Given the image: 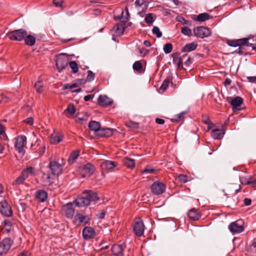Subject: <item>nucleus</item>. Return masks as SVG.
Segmentation results:
<instances>
[{
    "label": "nucleus",
    "mask_w": 256,
    "mask_h": 256,
    "mask_svg": "<svg viewBox=\"0 0 256 256\" xmlns=\"http://www.w3.org/2000/svg\"><path fill=\"white\" fill-rule=\"evenodd\" d=\"M64 164H60L58 162L49 158L48 168L50 174L53 176H59L62 173Z\"/></svg>",
    "instance_id": "1"
},
{
    "label": "nucleus",
    "mask_w": 256,
    "mask_h": 256,
    "mask_svg": "<svg viewBox=\"0 0 256 256\" xmlns=\"http://www.w3.org/2000/svg\"><path fill=\"white\" fill-rule=\"evenodd\" d=\"M27 34V32L25 30L20 28L8 32L6 36L12 40L22 41Z\"/></svg>",
    "instance_id": "2"
},
{
    "label": "nucleus",
    "mask_w": 256,
    "mask_h": 256,
    "mask_svg": "<svg viewBox=\"0 0 256 256\" xmlns=\"http://www.w3.org/2000/svg\"><path fill=\"white\" fill-rule=\"evenodd\" d=\"M79 170L82 178L89 177L94 172L95 168L92 164L87 163L80 168Z\"/></svg>",
    "instance_id": "3"
},
{
    "label": "nucleus",
    "mask_w": 256,
    "mask_h": 256,
    "mask_svg": "<svg viewBox=\"0 0 256 256\" xmlns=\"http://www.w3.org/2000/svg\"><path fill=\"white\" fill-rule=\"evenodd\" d=\"M194 33L196 36L203 38L210 36L212 32L210 28L201 26L194 28Z\"/></svg>",
    "instance_id": "4"
},
{
    "label": "nucleus",
    "mask_w": 256,
    "mask_h": 256,
    "mask_svg": "<svg viewBox=\"0 0 256 256\" xmlns=\"http://www.w3.org/2000/svg\"><path fill=\"white\" fill-rule=\"evenodd\" d=\"M13 244V241L9 238H4L0 242V255L6 254L10 250Z\"/></svg>",
    "instance_id": "5"
},
{
    "label": "nucleus",
    "mask_w": 256,
    "mask_h": 256,
    "mask_svg": "<svg viewBox=\"0 0 256 256\" xmlns=\"http://www.w3.org/2000/svg\"><path fill=\"white\" fill-rule=\"evenodd\" d=\"M0 212L6 217H10L12 215V208L6 200H3L0 202Z\"/></svg>",
    "instance_id": "6"
},
{
    "label": "nucleus",
    "mask_w": 256,
    "mask_h": 256,
    "mask_svg": "<svg viewBox=\"0 0 256 256\" xmlns=\"http://www.w3.org/2000/svg\"><path fill=\"white\" fill-rule=\"evenodd\" d=\"M133 229L134 234L138 236H142L144 232V226L142 220L140 218H136L135 220L133 226Z\"/></svg>",
    "instance_id": "7"
},
{
    "label": "nucleus",
    "mask_w": 256,
    "mask_h": 256,
    "mask_svg": "<svg viewBox=\"0 0 256 256\" xmlns=\"http://www.w3.org/2000/svg\"><path fill=\"white\" fill-rule=\"evenodd\" d=\"M68 64L67 56L64 54H62L58 56L56 60V66L59 71L66 68Z\"/></svg>",
    "instance_id": "8"
},
{
    "label": "nucleus",
    "mask_w": 256,
    "mask_h": 256,
    "mask_svg": "<svg viewBox=\"0 0 256 256\" xmlns=\"http://www.w3.org/2000/svg\"><path fill=\"white\" fill-rule=\"evenodd\" d=\"M151 190L152 193L155 194H160L165 191L166 186L162 182L156 181L152 185Z\"/></svg>",
    "instance_id": "9"
},
{
    "label": "nucleus",
    "mask_w": 256,
    "mask_h": 256,
    "mask_svg": "<svg viewBox=\"0 0 256 256\" xmlns=\"http://www.w3.org/2000/svg\"><path fill=\"white\" fill-rule=\"evenodd\" d=\"M228 229L232 233L236 234L242 232L244 228L242 222L238 220L230 223L228 226Z\"/></svg>",
    "instance_id": "10"
},
{
    "label": "nucleus",
    "mask_w": 256,
    "mask_h": 256,
    "mask_svg": "<svg viewBox=\"0 0 256 256\" xmlns=\"http://www.w3.org/2000/svg\"><path fill=\"white\" fill-rule=\"evenodd\" d=\"M62 210L67 218L72 219L73 218L74 214L73 203L69 202L64 205L62 208Z\"/></svg>",
    "instance_id": "11"
},
{
    "label": "nucleus",
    "mask_w": 256,
    "mask_h": 256,
    "mask_svg": "<svg viewBox=\"0 0 256 256\" xmlns=\"http://www.w3.org/2000/svg\"><path fill=\"white\" fill-rule=\"evenodd\" d=\"M26 138L24 136H18L16 139L14 147L18 152H22L24 150V146L26 144Z\"/></svg>",
    "instance_id": "12"
},
{
    "label": "nucleus",
    "mask_w": 256,
    "mask_h": 256,
    "mask_svg": "<svg viewBox=\"0 0 256 256\" xmlns=\"http://www.w3.org/2000/svg\"><path fill=\"white\" fill-rule=\"evenodd\" d=\"M82 194L90 200V202H96L99 200L97 193L92 190H84L82 192Z\"/></svg>",
    "instance_id": "13"
},
{
    "label": "nucleus",
    "mask_w": 256,
    "mask_h": 256,
    "mask_svg": "<svg viewBox=\"0 0 256 256\" xmlns=\"http://www.w3.org/2000/svg\"><path fill=\"white\" fill-rule=\"evenodd\" d=\"M74 203L78 207L87 206L90 204V200H88L84 195L83 196H78L74 201Z\"/></svg>",
    "instance_id": "14"
},
{
    "label": "nucleus",
    "mask_w": 256,
    "mask_h": 256,
    "mask_svg": "<svg viewBox=\"0 0 256 256\" xmlns=\"http://www.w3.org/2000/svg\"><path fill=\"white\" fill-rule=\"evenodd\" d=\"M125 246L122 244H114L111 248L112 254L114 256H124L123 252Z\"/></svg>",
    "instance_id": "15"
},
{
    "label": "nucleus",
    "mask_w": 256,
    "mask_h": 256,
    "mask_svg": "<svg viewBox=\"0 0 256 256\" xmlns=\"http://www.w3.org/2000/svg\"><path fill=\"white\" fill-rule=\"evenodd\" d=\"M98 104L102 106L106 107L113 103L112 100L106 96H100L98 99Z\"/></svg>",
    "instance_id": "16"
},
{
    "label": "nucleus",
    "mask_w": 256,
    "mask_h": 256,
    "mask_svg": "<svg viewBox=\"0 0 256 256\" xmlns=\"http://www.w3.org/2000/svg\"><path fill=\"white\" fill-rule=\"evenodd\" d=\"M82 236L84 239L93 238L95 236V231L90 226H86L82 230Z\"/></svg>",
    "instance_id": "17"
},
{
    "label": "nucleus",
    "mask_w": 256,
    "mask_h": 256,
    "mask_svg": "<svg viewBox=\"0 0 256 256\" xmlns=\"http://www.w3.org/2000/svg\"><path fill=\"white\" fill-rule=\"evenodd\" d=\"M188 216L191 220H198L201 217V214L198 211V210L193 208L190 210L187 213Z\"/></svg>",
    "instance_id": "18"
},
{
    "label": "nucleus",
    "mask_w": 256,
    "mask_h": 256,
    "mask_svg": "<svg viewBox=\"0 0 256 256\" xmlns=\"http://www.w3.org/2000/svg\"><path fill=\"white\" fill-rule=\"evenodd\" d=\"M126 29L124 24H118L114 26L112 31L114 32V34L118 36L122 35Z\"/></svg>",
    "instance_id": "19"
},
{
    "label": "nucleus",
    "mask_w": 256,
    "mask_h": 256,
    "mask_svg": "<svg viewBox=\"0 0 256 256\" xmlns=\"http://www.w3.org/2000/svg\"><path fill=\"white\" fill-rule=\"evenodd\" d=\"M113 130H114L110 128H100L96 136L100 137H110L113 134Z\"/></svg>",
    "instance_id": "20"
},
{
    "label": "nucleus",
    "mask_w": 256,
    "mask_h": 256,
    "mask_svg": "<svg viewBox=\"0 0 256 256\" xmlns=\"http://www.w3.org/2000/svg\"><path fill=\"white\" fill-rule=\"evenodd\" d=\"M117 165V163L114 162L110 160H106L102 162L100 166L102 170H112Z\"/></svg>",
    "instance_id": "21"
},
{
    "label": "nucleus",
    "mask_w": 256,
    "mask_h": 256,
    "mask_svg": "<svg viewBox=\"0 0 256 256\" xmlns=\"http://www.w3.org/2000/svg\"><path fill=\"white\" fill-rule=\"evenodd\" d=\"M48 196L47 192L43 190H38L36 192V198L40 202H45Z\"/></svg>",
    "instance_id": "22"
},
{
    "label": "nucleus",
    "mask_w": 256,
    "mask_h": 256,
    "mask_svg": "<svg viewBox=\"0 0 256 256\" xmlns=\"http://www.w3.org/2000/svg\"><path fill=\"white\" fill-rule=\"evenodd\" d=\"M210 134L214 139L220 140L223 138L224 132L222 129L216 128L212 130Z\"/></svg>",
    "instance_id": "23"
},
{
    "label": "nucleus",
    "mask_w": 256,
    "mask_h": 256,
    "mask_svg": "<svg viewBox=\"0 0 256 256\" xmlns=\"http://www.w3.org/2000/svg\"><path fill=\"white\" fill-rule=\"evenodd\" d=\"M178 52L174 53L172 54L173 58V62L176 64L178 68L180 70L183 68V62L182 57L180 56Z\"/></svg>",
    "instance_id": "24"
},
{
    "label": "nucleus",
    "mask_w": 256,
    "mask_h": 256,
    "mask_svg": "<svg viewBox=\"0 0 256 256\" xmlns=\"http://www.w3.org/2000/svg\"><path fill=\"white\" fill-rule=\"evenodd\" d=\"M230 103L234 109L239 110L238 108L243 103V99L240 96H236L232 100Z\"/></svg>",
    "instance_id": "25"
},
{
    "label": "nucleus",
    "mask_w": 256,
    "mask_h": 256,
    "mask_svg": "<svg viewBox=\"0 0 256 256\" xmlns=\"http://www.w3.org/2000/svg\"><path fill=\"white\" fill-rule=\"evenodd\" d=\"M88 128L91 130L94 131L96 135L100 128V124L94 120L90 121L88 124Z\"/></svg>",
    "instance_id": "26"
},
{
    "label": "nucleus",
    "mask_w": 256,
    "mask_h": 256,
    "mask_svg": "<svg viewBox=\"0 0 256 256\" xmlns=\"http://www.w3.org/2000/svg\"><path fill=\"white\" fill-rule=\"evenodd\" d=\"M198 44L196 42H192L186 44L182 48V52H190L194 50L197 48Z\"/></svg>",
    "instance_id": "27"
},
{
    "label": "nucleus",
    "mask_w": 256,
    "mask_h": 256,
    "mask_svg": "<svg viewBox=\"0 0 256 256\" xmlns=\"http://www.w3.org/2000/svg\"><path fill=\"white\" fill-rule=\"evenodd\" d=\"M240 181L242 184L244 185H250L256 184V180L248 176L240 178Z\"/></svg>",
    "instance_id": "28"
},
{
    "label": "nucleus",
    "mask_w": 256,
    "mask_h": 256,
    "mask_svg": "<svg viewBox=\"0 0 256 256\" xmlns=\"http://www.w3.org/2000/svg\"><path fill=\"white\" fill-rule=\"evenodd\" d=\"M194 16L196 18H194V20L200 22H204L206 20H208L210 18V14L206 12L200 14L198 16Z\"/></svg>",
    "instance_id": "29"
},
{
    "label": "nucleus",
    "mask_w": 256,
    "mask_h": 256,
    "mask_svg": "<svg viewBox=\"0 0 256 256\" xmlns=\"http://www.w3.org/2000/svg\"><path fill=\"white\" fill-rule=\"evenodd\" d=\"M64 138V136L59 134L58 135H54L52 134L51 135L50 142L52 144H55L62 142Z\"/></svg>",
    "instance_id": "30"
},
{
    "label": "nucleus",
    "mask_w": 256,
    "mask_h": 256,
    "mask_svg": "<svg viewBox=\"0 0 256 256\" xmlns=\"http://www.w3.org/2000/svg\"><path fill=\"white\" fill-rule=\"evenodd\" d=\"M24 42L28 46H32L35 44L36 38L34 36L28 34L24 38Z\"/></svg>",
    "instance_id": "31"
},
{
    "label": "nucleus",
    "mask_w": 256,
    "mask_h": 256,
    "mask_svg": "<svg viewBox=\"0 0 256 256\" xmlns=\"http://www.w3.org/2000/svg\"><path fill=\"white\" fill-rule=\"evenodd\" d=\"M124 164L127 168H133L135 166V161L134 159L126 158L123 160Z\"/></svg>",
    "instance_id": "32"
},
{
    "label": "nucleus",
    "mask_w": 256,
    "mask_h": 256,
    "mask_svg": "<svg viewBox=\"0 0 256 256\" xmlns=\"http://www.w3.org/2000/svg\"><path fill=\"white\" fill-rule=\"evenodd\" d=\"M34 173V168L32 166L24 169L22 172L21 176L26 180L28 178L30 174Z\"/></svg>",
    "instance_id": "33"
},
{
    "label": "nucleus",
    "mask_w": 256,
    "mask_h": 256,
    "mask_svg": "<svg viewBox=\"0 0 256 256\" xmlns=\"http://www.w3.org/2000/svg\"><path fill=\"white\" fill-rule=\"evenodd\" d=\"M75 220H78L80 223L84 222L87 224L89 220L88 216H84L80 214H77L75 216Z\"/></svg>",
    "instance_id": "34"
},
{
    "label": "nucleus",
    "mask_w": 256,
    "mask_h": 256,
    "mask_svg": "<svg viewBox=\"0 0 256 256\" xmlns=\"http://www.w3.org/2000/svg\"><path fill=\"white\" fill-rule=\"evenodd\" d=\"M50 174V172L48 173H44L42 176L44 182L48 184H50L52 183V177Z\"/></svg>",
    "instance_id": "35"
},
{
    "label": "nucleus",
    "mask_w": 256,
    "mask_h": 256,
    "mask_svg": "<svg viewBox=\"0 0 256 256\" xmlns=\"http://www.w3.org/2000/svg\"><path fill=\"white\" fill-rule=\"evenodd\" d=\"M80 154V150H76L72 151L70 154V156L68 158V161L69 162H73L78 157V156Z\"/></svg>",
    "instance_id": "36"
},
{
    "label": "nucleus",
    "mask_w": 256,
    "mask_h": 256,
    "mask_svg": "<svg viewBox=\"0 0 256 256\" xmlns=\"http://www.w3.org/2000/svg\"><path fill=\"white\" fill-rule=\"evenodd\" d=\"M248 38H243L241 39L237 40L238 43V46H252V44H248Z\"/></svg>",
    "instance_id": "37"
},
{
    "label": "nucleus",
    "mask_w": 256,
    "mask_h": 256,
    "mask_svg": "<svg viewBox=\"0 0 256 256\" xmlns=\"http://www.w3.org/2000/svg\"><path fill=\"white\" fill-rule=\"evenodd\" d=\"M126 126L128 128H138L139 124L138 122H134L132 120H128L126 122Z\"/></svg>",
    "instance_id": "38"
},
{
    "label": "nucleus",
    "mask_w": 256,
    "mask_h": 256,
    "mask_svg": "<svg viewBox=\"0 0 256 256\" xmlns=\"http://www.w3.org/2000/svg\"><path fill=\"white\" fill-rule=\"evenodd\" d=\"M34 88L36 92L41 94L43 92V85L40 80H38L34 84Z\"/></svg>",
    "instance_id": "39"
},
{
    "label": "nucleus",
    "mask_w": 256,
    "mask_h": 256,
    "mask_svg": "<svg viewBox=\"0 0 256 256\" xmlns=\"http://www.w3.org/2000/svg\"><path fill=\"white\" fill-rule=\"evenodd\" d=\"M181 32L183 34L188 36H190L192 34V30L187 26L182 27L181 28Z\"/></svg>",
    "instance_id": "40"
},
{
    "label": "nucleus",
    "mask_w": 256,
    "mask_h": 256,
    "mask_svg": "<svg viewBox=\"0 0 256 256\" xmlns=\"http://www.w3.org/2000/svg\"><path fill=\"white\" fill-rule=\"evenodd\" d=\"M69 66L73 73H76L78 70V66L75 61H71L69 62Z\"/></svg>",
    "instance_id": "41"
},
{
    "label": "nucleus",
    "mask_w": 256,
    "mask_h": 256,
    "mask_svg": "<svg viewBox=\"0 0 256 256\" xmlns=\"http://www.w3.org/2000/svg\"><path fill=\"white\" fill-rule=\"evenodd\" d=\"M186 114V112H182L179 114L176 115L174 118L172 119V122H178L184 119V116Z\"/></svg>",
    "instance_id": "42"
},
{
    "label": "nucleus",
    "mask_w": 256,
    "mask_h": 256,
    "mask_svg": "<svg viewBox=\"0 0 256 256\" xmlns=\"http://www.w3.org/2000/svg\"><path fill=\"white\" fill-rule=\"evenodd\" d=\"M176 18H177V20L178 22L182 23V24L183 25H188L189 26H192V22L191 21L186 20L182 17H181V16L177 17Z\"/></svg>",
    "instance_id": "43"
},
{
    "label": "nucleus",
    "mask_w": 256,
    "mask_h": 256,
    "mask_svg": "<svg viewBox=\"0 0 256 256\" xmlns=\"http://www.w3.org/2000/svg\"><path fill=\"white\" fill-rule=\"evenodd\" d=\"M163 49L166 54H170L172 50V45L170 43H167L164 45Z\"/></svg>",
    "instance_id": "44"
},
{
    "label": "nucleus",
    "mask_w": 256,
    "mask_h": 256,
    "mask_svg": "<svg viewBox=\"0 0 256 256\" xmlns=\"http://www.w3.org/2000/svg\"><path fill=\"white\" fill-rule=\"evenodd\" d=\"M68 112L70 114H74L76 112V108L73 104H69L65 110L64 112Z\"/></svg>",
    "instance_id": "45"
},
{
    "label": "nucleus",
    "mask_w": 256,
    "mask_h": 256,
    "mask_svg": "<svg viewBox=\"0 0 256 256\" xmlns=\"http://www.w3.org/2000/svg\"><path fill=\"white\" fill-rule=\"evenodd\" d=\"M170 84V80L168 78L164 80L162 82V86L160 88V90L164 92L168 88Z\"/></svg>",
    "instance_id": "46"
},
{
    "label": "nucleus",
    "mask_w": 256,
    "mask_h": 256,
    "mask_svg": "<svg viewBox=\"0 0 256 256\" xmlns=\"http://www.w3.org/2000/svg\"><path fill=\"white\" fill-rule=\"evenodd\" d=\"M146 22L149 26L151 25L154 22L153 16L152 14H146L145 17Z\"/></svg>",
    "instance_id": "47"
},
{
    "label": "nucleus",
    "mask_w": 256,
    "mask_h": 256,
    "mask_svg": "<svg viewBox=\"0 0 256 256\" xmlns=\"http://www.w3.org/2000/svg\"><path fill=\"white\" fill-rule=\"evenodd\" d=\"M95 78V74L91 70L88 71V75L86 76V80L88 82H92L94 80Z\"/></svg>",
    "instance_id": "48"
},
{
    "label": "nucleus",
    "mask_w": 256,
    "mask_h": 256,
    "mask_svg": "<svg viewBox=\"0 0 256 256\" xmlns=\"http://www.w3.org/2000/svg\"><path fill=\"white\" fill-rule=\"evenodd\" d=\"M152 33L156 36L158 38H160L162 36V33L160 28L157 26H154L152 30Z\"/></svg>",
    "instance_id": "49"
},
{
    "label": "nucleus",
    "mask_w": 256,
    "mask_h": 256,
    "mask_svg": "<svg viewBox=\"0 0 256 256\" xmlns=\"http://www.w3.org/2000/svg\"><path fill=\"white\" fill-rule=\"evenodd\" d=\"M26 180L21 175L19 176L12 183L14 185L22 184Z\"/></svg>",
    "instance_id": "50"
},
{
    "label": "nucleus",
    "mask_w": 256,
    "mask_h": 256,
    "mask_svg": "<svg viewBox=\"0 0 256 256\" xmlns=\"http://www.w3.org/2000/svg\"><path fill=\"white\" fill-rule=\"evenodd\" d=\"M132 68L134 70L136 71L140 70L142 68V64L140 61H136L134 64Z\"/></svg>",
    "instance_id": "51"
},
{
    "label": "nucleus",
    "mask_w": 256,
    "mask_h": 256,
    "mask_svg": "<svg viewBox=\"0 0 256 256\" xmlns=\"http://www.w3.org/2000/svg\"><path fill=\"white\" fill-rule=\"evenodd\" d=\"M155 171L156 170L152 168L151 166H147L142 170V173L153 174Z\"/></svg>",
    "instance_id": "52"
},
{
    "label": "nucleus",
    "mask_w": 256,
    "mask_h": 256,
    "mask_svg": "<svg viewBox=\"0 0 256 256\" xmlns=\"http://www.w3.org/2000/svg\"><path fill=\"white\" fill-rule=\"evenodd\" d=\"M78 86V84L75 83L72 84H68L64 85L63 89L64 90H67V89H72L74 88H77Z\"/></svg>",
    "instance_id": "53"
},
{
    "label": "nucleus",
    "mask_w": 256,
    "mask_h": 256,
    "mask_svg": "<svg viewBox=\"0 0 256 256\" xmlns=\"http://www.w3.org/2000/svg\"><path fill=\"white\" fill-rule=\"evenodd\" d=\"M227 44L228 46L233 47L238 46V43L237 40H228L227 42Z\"/></svg>",
    "instance_id": "54"
},
{
    "label": "nucleus",
    "mask_w": 256,
    "mask_h": 256,
    "mask_svg": "<svg viewBox=\"0 0 256 256\" xmlns=\"http://www.w3.org/2000/svg\"><path fill=\"white\" fill-rule=\"evenodd\" d=\"M178 180L180 182L185 183L188 182V176L185 174H180L178 176Z\"/></svg>",
    "instance_id": "55"
},
{
    "label": "nucleus",
    "mask_w": 256,
    "mask_h": 256,
    "mask_svg": "<svg viewBox=\"0 0 256 256\" xmlns=\"http://www.w3.org/2000/svg\"><path fill=\"white\" fill-rule=\"evenodd\" d=\"M24 122L32 126L34 124V118L32 117H28L24 120Z\"/></svg>",
    "instance_id": "56"
},
{
    "label": "nucleus",
    "mask_w": 256,
    "mask_h": 256,
    "mask_svg": "<svg viewBox=\"0 0 256 256\" xmlns=\"http://www.w3.org/2000/svg\"><path fill=\"white\" fill-rule=\"evenodd\" d=\"M202 122L206 124H209V122H210L209 117L207 115H202Z\"/></svg>",
    "instance_id": "57"
},
{
    "label": "nucleus",
    "mask_w": 256,
    "mask_h": 256,
    "mask_svg": "<svg viewBox=\"0 0 256 256\" xmlns=\"http://www.w3.org/2000/svg\"><path fill=\"white\" fill-rule=\"evenodd\" d=\"M52 2L53 4L56 7H62L64 1L61 0L60 2H58L57 0H53Z\"/></svg>",
    "instance_id": "58"
},
{
    "label": "nucleus",
    "mask_w": 256,
    "mask_h": 256,
    "mask_svg": "<svg viewBox=\"0 0 256 256\" xmlns=\"http://www.w3.org/2000/svg\"><path fill=\"white\" fill-rule=\"evenodd\" d=\"M105 215H106V212L104 210H102L100 213H98L96 214V216H97V218H104Z\"/></svg>",
    "instance_id": "59"
},
{
    "label": "nucleus",
    "mask_w": 256,
    "mask_h": 256,
    "mask_svg": "<svg viewBox=\"0 0 256 256\" xmlns=\"http://www.w3.org/2000/svg\"><path fill=\"white\" fill-rule=\"evenodd\" d=\"M247 79L248 81L250 82L256 84V76H248Z\"/></svg>",
    "instance_id": "60"
},
{
    "label": "nucleus",
    "mask_w": 256,
    "mask_h": 256,
    "mask_svg": "<svg viewBox=\"0 0 256 256\" xmlns=\"http://www.w3.org/2000/svg\"><path fill=\"white\" fill-rule=\"evenodd\" d=\"M244 202L245 204V206H248L250 205L252 203V200L250 198H245L244 200Z\"/></svg>",
    "instance_id": "61"
},
{
    "label": "nucleus",
    "mask_w": 256,
    "mask_h": 256,
    "mask_svg": "<svg viewBox=\"0 0 256 256\" xmlns=\"http://www.w3.org/2000/svg\"><path fill=\"white\" fill-rule=\"evenodd\" d=\"M156 122L158 124H164L165 120L162 118H156Z\"/></svg>",
    "instance_id": "62"
},
{
    "label": "nucleus",
    "mask_w": 256,
    "mask_h": 256,
    "mask_svg": "<svg viewBox=\"0 0 256 256\" xmlns=\"http://www.w3.org/2000/svg\"><path fill=\"white\" fill-rule=\"evenodd\" d=\"M94 95H92V94L86 95L84 97V100L86 102H88V101L90 100V99L92 98H94Z\"/></svg>",
    "instance_id": "63"
},
{
    "label": "nucleus",
    "mask_w": 256,
    "mask_h": 256,
    "mask_svg": "<svg viewBox=\"0 0 256 256\" xmlns=\"http://www.w3.org/2000/svg\"><path fill=\"white\" fill-rule=\"evenodd\" d=\"M3 224L4 226H7L8 227H11L12 226V222L8 220H4Z\"/></svg>",
    "instance_id": "64"
}]
</instances>
